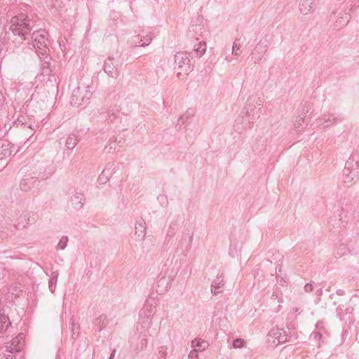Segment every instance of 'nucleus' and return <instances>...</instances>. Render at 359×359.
<instances>
[{"label": "nucleus", "instance_id": "obj_1", "mask_svg": "<svg viewBox=\"0 0 359 359\" xmlns=\"http://www.w3.org/2000/svg\"><path fill=\"white\" fill-rule=\"evenodd\" d=\"M30 29V19L26 14L19 13L11 18L10 29L15 35L22 36L23 40Z\"/></svg>", "mask_w": 359, "mask_h": 359}, {"label": "nucleus", "instance_id": "obj_2", "mask_svg": "<svg viewBox=\"0 0 359 359\" xmlns=\"http://www.w3.org/2000/svg\"><path fill=\"white\" fill-rule=\"evenodd\" d=\"M93 93L89 86L78 87L73 90L71 96L70 103L72 106L79 107L88 103Z\"/></svg>", "mask_w": 359, "mask_h": 359}, {"label": "nucleus", "instance_id": "obj_3", "mask_svg": "<svg viewBox=\"0 0 359 359\" xmlns=\"http://www.w3.org/2000/svg\"><path fill=\"white\" fill-rule=\"evenodd\" d=\"M47 36L48 34L45 30L36 31L32 34V45L39 54L43 55L46 53L48 49Z\"/></svg>", "mask_w": 359, "mask_h": 359}, {"label": "nucleus", "instance_id": "obj_4", "mask_svg": "<svg viewBox=\"0 0 359 359\" xmlns=\"http://www.w3.org/2000/svg\"><path fill=\"white\" fill-rule=\"evenodd\" d=\"M287 332L282 328L273 327L267 335V343L271 347H276L279 344L287 341Z\"/></svg>", "mask_w": 359, "mask_h": 359}, {"label": "nucleus", "instance_id": "obj_5", "mask_svg": "<svg viewBox=\"0 0 359 359\" xmlns=\"http://www.w3.org/2000/svg\"><path fill=\"white\" fill-rule=\"evenodd\" d=\"M352 162L348 161L343 170L342 183L346 187H351L357 180L358 171L357 168H353Z\"/></svg>", "mask_w": 359, "mask_h": 359}, {"label": "nucleus", "instance_id": "obj_6", "mask_svg": "<svg viewBox=\"0 0 359 359\" xmlns=\"http://www.w3.org/2000/svg\"><path fill=\"white\" fill-rule=\"evenodd\" d=\"M190 60L189 54L185 52H178L175 55V68L181 70L177 72V77L180 78L182 74V72L187 74L190 71L189 65Z\"/></svg>", "mask_w": 359, "mask_h": 359}, {"label": "nucleus", "instance_id": "obj_7", "mask_svg": "<svg viewBox=\"0 0 359 359\" xmlns=\"http://www.w3.org/2000/svg\"><path fill=\"white\" fill-rule=\"evenodd\" d=\"M12 148L13 145L11 143L0 141V170L6 165L4 160L11 156Z\"/></svg>", "mask_w": 359, "mask_h": 359}, {"label": "nucleus", "instance_id": "obj_8", "mask_svg": "<svg viewBox=\"0 0 359 359\" xmlns=\"http://www.w3.org/2000/svg\"><path fill=\"white\" fill-rule=\"evenodd\" d=\"M24 334L20 333L13 338L9 345L6 346V350L10 352H18L21 350L24 344Z\"/></svg>", "mask_w": 359, "mask_h": 359}, {"label": "nucleus", "instance_id": "obj_9", "mask_svg": "<svg viewBox=\"0 0 359 359\" xmlns=\"http://www.w3.org/2000/svg\"><path fill=\"white\" fill-rule=\"evenodd\" d=\"M266 46L262 43H259L253 51L252 52V59L255 62H259L262 59L263 56L266 52Z\"/></svg>", "mask_w": 359, "mask_h": 359}, {"label": "nucleus", "instance_id": "obj_10", "mask_svg": "<svg viewBox=\"0 0 359 359\" xmlns=\"http://www.w3.org/2000/svg\"><path fill=\"white\" fill-rule=\"evenodd\" d=\"M104 71L112 78H115L118 76L116 65L114 61L111 58H108V60L105 61Z\"/></svg>", "mask_w": 359, "mask_h": 359}, {"label": "nucleus", "instance_id": "obj_11", "mask_svg": "<svg viewBox=\"0 0 359 359\" xmlns=\"http://www.w3.org/2000/svg\"><path fill=\"white\" fill-rule=\"evenodd\" d=\"M152 40V35L151 34H146L145 36L137 35L133 39V43L136 46H148Z\"/></svg>", "mask_w": 359, "mask_h": 359}, {"label": "nucleus", "instance_id": "obj_12", "mask_svg": "<svg viewBox=\"0 0 359 359\" xmlns=\"http://www.w3.org/2000/svg\"><path fill=\"white\" fill-rule=\"evenodd\" d=\"M243 243L242 241H232L231 242L229 253L232 257H238L242 250Z\"/></svg>", "mask_w": 359, "mask_h": 359}, {"label": "nucleus", "instance_id": "obj_13", "mask_svg": "<svg viewBox=\"0 0 359 359\" xmlns=\"http://www.w3.org/2000/svg\"><path fill=\"white\" fill-rule=\"evenodd\" d=\"M208 347V343L205 340L195 339L191 341L192 351L196 353L203 351Z\"/></svg>", "mask_w": 359, "mask_h": 359}, {"label": "nucleus", "instance_id": "obj_14", "mask_svg": "<svg viewBox=\"0 0 359 359\" xmlns=\"http://www.w3.org/2000/svg\"><path fill=\"white\" fill-rule=\"evenodd\" d=\"M337 118L333 114L327 115L322 118H319L318 123L323 128H327L334 124L337 122Z\"/></svg>", "mask_w": 359, "mask_h": 359}, {"label": "nucleus", "instance_id": "obj_15", "mask_svg": "<svg viewBox=\"0 0 359 359\" xmlns=\"http://www.w3.org/2000/svg\"><path fill=\"white\" fill-rule=\"evenodd\" d=\"M309 2L308 0H302L299 3V10L301 13L304 15L308 14L309 12L313 11V2L314 0H310Z\"/></svg>", "mask_w": 359, "mask_h": 359}, {"label": "nucleus", "instance_id": "obj_16", "mask_svg": "<svg viewBox=\"0 0 359 359\" xmlns=\"http://www.w3.org/2000/svg\"><path fill=\"white\" fill-rule=\"evenodd\" d=\"M224 285V282L223 278L222 276L217 277L215 280H213L211 285V292L215 295L221 292L220 289L223 288Z\"/></svg>", "mask_w": 359, "mask_h": 359}, {"label": "nucleus", "instance_id": "obj_17", "mask_svg": "<svg viewBox=\"0 0 359 359\" xmlns=\"http://www.w3.org/2000/svg\"><path fill=\"white\" fill-rule=\"evenodd\" d=\"M84 201V196L81 194L76 193L71 197L72 205L77 209L83 207Z\"/></svg>", "mask_w": 359, "mask_h": 359}, {"label": "nucleus", "instance_id": "obj_18", "mask_svg": "<svg viewBox=\"0 0 359 359\" xmlns=\"http://www.w3.org/2000/svg\"><path fill=\"white\" fill-rule=\"evenodd\" d=\"M146 226L144 221H140L135 224V234L144 239L146 236Z\"/></svg>", "mask_w": 359, "mask_h": 359}, {"label": "nucleus", "instance_id": "obj_19", "mask_svg": "<svg viewBox=\"0 0 359 359\" xmlns=\"http://www.w3.org/2000/svg\"><path fill=\"white\" fill-rule=\"evenodd\" d=\"M10 325L11 323L8 317L4 315V312L1 313L0 310V333L6 330Z\"/></svg>", "mask_w": 359, "mask_h": 359}, {"label": "nucleus", "instance_id": "obj_20", "mask_svg": "<svg viewBox=\"0 0 359 359\" xmlns=\"http://www.w3.org/2000/svg\"><path fill=\"white\" fill-rule=\"evenodd\" d=\"M77 142L78 140L76 137L74 135H71L67 137L66 140V147L69 149H73L76 147Z\"/></svg>", "mask_w": 359, "mask_h": 359}, {"label": "nucleus", "instance_id": "obj_21", "mask_svg": "<svg viewBox=\"0 0 359 359\" xmlns=\"http://www.w3.org/2000/svg\"><path fill=\"white\" fill-rule=\"evenodd\" d=\"M8 292L11 294L12 297H19L20 293L22 292V290L20 289L17 284L12 285L9 287Z\"/></svg>", "mask_w": 359, "mask_h": 359}, {"label": "nucleus", "instance_id": "obj_22", "mask_svg": "<svg viewBox=\"0 0 359 359\" xmlns=\"http://www.w3.org/2000/svg\"><path fill=\"white\" fill-rule=\"evenodd\" d=\"M206 50V43L205 42H200L197 47L195 48V51L198 53V56L201 57L205 53Z\"/></svg>", "mask_w": 359, "mask_h": 359}, {"label": "nucleus", "instance_id": "obj_23", "mask_svg": "<svg viewBox=\"0 0 359 359\" xmlns=\"http://www.w3.org/2000/svg\"><path fill=\"white\" fill-rule=\"evenodd\" d=\"M140 312L141 315H144L145 317L149 318L154 313V309L150 306H146Z\"/></svg>", "mask_w": 359, "mask_h": 359}, {"label": "nucleus", "instance_id": "obj_24", "mask_svg": "<svg viewBox=\"0 0 359 359\" xmlns=\"http://www.w3.org/2000/svg\"><path fill=\"white\" fill-rule=\"evenodd\" d=\"M67 243H68L67 236H62L60 238V240L56 247L57 250H64L66 248Z\"/></svg>", "mask_w": 359, "mask_h": 359}, {"label": "nucleus", "instance_id": "obj_25", "mask_svg": "<svg viewBox=\"0 0 359 359\" xmlns=\"http://www.w3.org/2000/svg\"><path fill=\"white\" fill-rule=\"evenodd\" d=\"M57 284V276H53L48 282V287L50 291L53 293L55 292Z\"/></svg>", "mask_w": 359, "mask_h": 359}, {"label": "nucleus", "instance_id": "obj_26", "mask_svg": "<svg viewBox=\"0 0 359 359\" xmlns=\"http://www.w3.org/2000/svg\"><path fill=\"white\" fill-rule=\"evenodd\" d=\"M241 48V45L238 43L236 41H234L232 46V54L238 56L241 54L239 51Z\"/></svg>", "mask_w": 359, "mask_h": 359}, {"label": "nucleus", "instance_id": "obj_27", "mask_svg": "<svg viewBox=\"0 0 359 359\" xmlns=\"http://www.w3.org/2000/svg\"><path fill=\"white\" fill-rule=\"evenodd\" d=\"M304 120L302 118H297L294 123V128L297 131H300L302 128V123H304Z\"/></svg>", "mask_w": 359, "mask_h": 359}, {"label": "nucleus", "instance_id": "obj_28", "mask_svg": "<svg viewBox=\"0 0 359 359\" xmlns=\"http://www.w3.org/2000/svg\"><path fill=\"white\" fill-rule=\"evenodd\" d=\"M244 346V340L243 339H236L233 341V347L234 348H242Z\"/></svg>", "mask_w": 359, "mask_h": 359}, {"label": "nucleus", "instance_id": "obj_29", "mask_svg": "<svg viewBox=\"0 0 359 359\" xmlns=\"http://www.w3.org/2000/svg\"><path fill=\"white\" fill-rule=\"evenodd\" d=\"M48 171L46 173L43 174V177L48 178L50 177L55 172V167L53 165H49L48 166Z\"/></svg>", "mask_w": 359, "mask_h": 359}, {"label": "nucleus", "instance_id": "obj_30", "mask_svg": "<svg viewBox=\"0 0 359 359\" xmlns=\"http://www.w3.org/2000/svg\"><path fill=\"white\" fill-rule=\"evenodd\" d=\"M118 116V111H110L108 115V120L110 122H114Z\"/></svg>", "mask_w": 359, "mask_h": 359}, {"label": "nucleus", "instance_id": "obj_31", "mask_svg": "<svg viewBox=\"0 0 359 359\" xmlns=\"http://www.w3.org/2000/svg\"><path fill=\"white\" fill-rule=\"evenodd\" d=\"M304 290L306 292H311L313 290V285L311 283H307L304 286Z\"/></svg>", "mask_w": 359, "mask_h": 359}, {"label": "nucleus", "instance_id": "obj_32", "mask_svg": "<svg viewBox=\"0 0 359 359\" xmlns=\"http://www.w3.org/2000/svg\"><path fill=\"white\" fill-rule=\"evenodd\" d=\"M189 359H198V353L191 351L189 354Z\"/></svg>", "mask_w": 359, "mask_h": 359}, {"label": "nucleus", "instance_id": "obj_33", "mask_svg": "<svg viewBox=\"0 0 359 359\" xmlns=\"http://www.w3.org/2000/svg\"><path fill=\"white\" fill-rule=\"evenodd\" d=\"M185 115H187V116L188 118H191L194 115V110L193 109H189L187 110V111L184 113Z\"/></svg>", "mask_w": 359, "mask_h": 359}, {"label": "nucleus", "instance_id": "obj_34", "mask_svg": "<svg viewBox=\"0 0 359 359\" xmlns=\"http://www.w3.org/2000/svg\"><path fill=\"white\" fill-rule=\"evenodd\" d=\"M189 119V118H188L187 116V115H185V114H184L182 116H181L179 119H178V121H181L182 123H184L186 122L187 121H188Z\"/></svg>", "mask_w": 359, "mask_h": 359}, {"label": "nucleus", "instance_id": "obj_35", "mask_svg": "<svg viewBox=\"0 0 359 359\" xmlns=\"http://www.w3.org/2000/svg\"><path fill=\"white\" fill-rule=\"evenodd\" d=\"M316 294L318 296V297H321L322 294H323V290L322 289H319L316 291Z\"/></svg>", "mask_w": 359, "mask_h": 359}, {"label": "nucleus", "instance_id": "obj_36", "mask_svg": "<svg viewBox=\"0 0 359 359\" xmlns=\"http://www.w3.org/2000/svg\"><path fill=\"white\" fill-rule=\"evenodd\" d=\"M116 353V350L114 349L109 359H113Z\"/></svg>", "mask_w": 359, "mask_h": 359}, {"label": "nucleus", "instance_id": "obj_37", "mask_svg": "<svg viewBox=\"0 0 359 359\" xmlns=\"http://www.w3.org/2000/svg\"><path fill=\"white\" fill-rule=\"evenodd\" d=\"M147 339H143L142 340V346H147Z\"/></svg>", "mask_w": 359, "mask_h": 359}, {"label": "nucleus", "instance_id": "obj_38", "mask_svg": "<svg viewBox=\"0 0 359 359\" xmlns=\"http://www.w3.org/2000/svg\"><path fill=\"white\" fill-rule=\"evenodd\" d=\"M342 249L343 250H346V247L345 246H342Z\"/></svg>", "mask_w": 359, "mask_h": 359}]
</instances>
